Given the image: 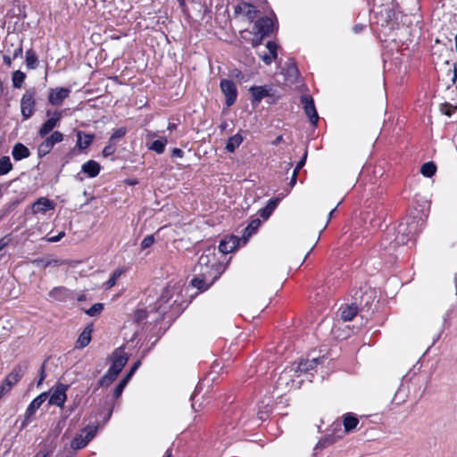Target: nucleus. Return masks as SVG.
Instances as JSON below:
<instances>
[{
  "mask_svg": "<svg viewBox=\"0 0 457 457\" xmlns=\"http://www.w3.org/2000/svg\"><path fill=\"white\" fill-rule=\"evenodd\" d=\"M92 331H93V325L92 324L87 325L83 329V331L79 334V336L76 341V344H75V348L82 349V348L87 346L92 339V337H91Z\"/></svg>",
  "mask_w": 457,
  "mask_h": 457,
  "instance_id": "nucleus-20",
  "label": "nucleus"
},
{
  "mask_svg": "<svg viewBox=\"0 0 457 457\" xmlns=\"http://www.w3.org/2000/svg\"><path fill=\"white\" fill-rule=\"evenodd\" d=\"M68 389V385L59 383L50 395L49 404L62 407L67 399L66 391Z\"/></svg>",
  "mask_w": 457,
  "mask_h": 457,
  "instance_id": "nucleus-9",
  "label": "nucleus"
},
{
  "mask_svg": "<svg viewBox=\"0 0 457 457\" xmlns=\"http://www.w3.org/2000/svg\"><path fill=\"white\" fill-rule=\"evenodd\" d=\"M46 116L48 119L42 124L38 130V135L40 137H45L56 126H58L61 119L62 118V112L61 111H54V112H51L49 110H47Z\"/></svg>",
  "mask_w": 457,
  "mask_h": 457,
  "instance_id": "nucleus-5",
  "label": "nucleus"
},
{
  "mask_svg": "<svg viewBox=\"0 0 457 457\" xmlns=\"http://www.w3.org/2000/svg\"><path fill=\"white\" fill-rule=\"evenodd\" d=\"M301 103L303 105L305 114L309 117L310 121L312 124H316L319 120V115L316 111L313 99L309 96H303L301 97Z\"/></svg>",
  "mask_w": 457,
  "mask_h": 457,
  "instance_id": "nucleus-16",
  "label": "nucleus"
},
{
  "mask_svg": "<svg viewBox=\"0 0 457 457\" xmlns=\"http://www.w3.org/2000/svg\"><path fill=\"white\" fill-rule=\"evenodd\" d=\"M63 237H64V232H60L57 236L50 237L48 239V241L49 242H58Z\"/></svg>",
  "mask_w": 457,
  "mask_h": 457,
  "instance_id": "nucleus-57",
  "label": "nucleus"
},
{
  "mask_svg": "<svg viewBox=\"0 0 457 457\" xmlns=\"http://www.w3.org/2000/svg\"><path fill=\"white\" fill-rule=\"evenodd\" d=\"M14 60L11 54H5L3 56V62L7 67L12 66V62Z\"/></svg>",
  "mask_w": 457,
  "mask_h": 457,
  "instance_id": "nucleus-55",
  "label": "nucleus"
},
{
  "mask_svg": "<svg viewBox=\"0 0 457 457\" xmlns=\"http://www.w3.org/2000/svg\"><path fill=\"white\" fill-rule=\"evenodd\" d=\"M271 89L272 87L270 86L251 87L249 91L252 94V104H258L263 98L272 96Z\"/></svg>",
  "mask_w": 457,
  "mask_h": 457,
  "instance_id": "nucleus-14",
  "label": "nucleus"
},
{
  "mask_svg": "<svg viewBox=\"0 0 457 457\" xmlns=\"http://www.w3.org/2000/svg\"><path fill=\"white\" fill-rule=\"evenodd\" d=\"M111 361L110 369L120 374L128 361V356L121 348H117L111 355Z\"/></svg>",
  "mask_w": 457,
  "mask_h": 457,
  "instance_id": "nucleus-12",
  "label": "nucleus"
},
{
  "mask_svg": "<svg viewBox=\"0 0 457 457\" xmlns=\"http://www.w3.org/2000/svg\"><path fill=\"white\" fill-rule=\"evenodd\" d=\"M48 297L53 301L66 302L70 297V291L64 287H56L48 293Z\"/></svg>",
  "mask_w": 457,
  "mask_h": 457,
  "instance_id": "nucleus-21",
  "label": "nucleus"
},
{
  "mask_svg": "<svg viewBox=\"0 0 457 457\" xmlns=\"http://www.w3.org/2000/svg\"><path fill=\"white\" fill-rule=\"evenodd\" d=\"M46 138L54 146L63 140V134L60 131H54Z\"/></svg>",
  "mask_w": 457,
  "mask_h": 457,
  "instance_id": "nucleus-45",
  "label": "nucleus"
},
{
  "mask_svg": "<svg viewBox=\"0 0 457 457\" xmlns=\"http://www.w3.org/2000/svg\"><path fill=\"white\" fill-rule=\"evenodd\" d=\"M119 373L109 368L105 375L98 381V386H110L116 379Z\"/></svg>",
  "mask_w": 457,
  "mask_h": 457,
  "instance_id": "nucleus-33",
  "label": "nucleus"
},
{
  "mask_svg": "<svg viewBox=\"0 0 457 457\" xmlns=\"http://www.w3.org/2000/svg\"><path fill=\"white\" fill-rule=\"evenodd\" d=\"M127 133V129L125 127H120L114 130V132L110 137L109 140L111 142L115 143L117 140L122 138Z\"/></svg>",
  "mask_w": 457,
  "mask_h": 457,
  "instance_id": "nucleus-46",
  "label": "nucleus"
},
{
  "mask_svg": "<svg viewBox=\"0 0 457 457\" xmlns=\"http://www.w3.org/2000/svg\"><path fill=\"white\" fill-rule=\"evenodd\" d=\"M168 140L166 137H160L159 139L153 141L148 146V149L161 154L164 152Z\"/></svg>",
  "mask_w": 457,
  "mask_h": 457,
  "instance_id": "nucleus-34",
  "label": "nucleus"
},
{
  "mask_svg": "<svg viewBox=\"0 0 457 457\" xmlns=\"http://www.w3.org/2000/svg\"><path fill=\"white\" fill-rule=\"evenodd\" d=\"M209 270L196 271L197 275L190 281L192 287L197 288L200 292L206 291L220 276L221 272L208 273Z\"/></svg>",
  "mask_w": 457,
  "mask_h": 457,
  "instance_id": "nucleus-2",
  "label": "nucleus"
},
{
  "mask_svg": "<svg viewBox=\"0 0 457 457\" xmlns=\"http://www.w3.org/2000/svg\"><path fill=\"white\" fill-rule=\"evenodd\" d=\"M35 457H47V453H45V452L40 451V452H38V453L36 454V456H35Z\"/></svg>",
  "mask_w": 457,
  "mask_h": 457,
  "instance_id": "nucleus-62",
  "label": "nucleus"
},
{
  "mask_svg": "<svg viewBox=\"0 0 457 457\" xmlns=\"http://www.w3.org/2000/svg\"><path fill=\"white\" fill-rule=\"evenodd\" d=\"M175 293H179V287H176L175 286L168 285L163 289L160 298L156 303V311L158 312L162 313V315H164L167 312L168 307L172 305L171 303H170V302Z\"/></svg>",
  "mask_w": 457,
  "mask_h": 457,
  "instance_id": "nucleus-6",
  "label": "nucleus"
},
{
  "mask_svg": "<svg viewBox=\"0 0 457 457\" xmlns=\"http://www.w3.org/2000/svg\"><path fill=\"white\" fill-rule=\"evenodd\" d=\"M336 442V437L333 435H328L321 438L316 445V449L318 448H325Z\"/></svg>",
  "mask_w": 457,
  "mask_h": 457,
  "instance_id": "nucleus-42",
  "label": "nucleus"
},
{
  "mask_svg": "<svg viewBox=\"0 0 457 457\" xmlns=\"http://www.w3.org/2000/svg\"><path fill=\"white\" fill-rule=\"evenodd\" d=\"M130 378H131L126 374V376L119 382V384L113 390V398L117 399L121 395L125 386H127Z\"/></svg>",
  "mask_w": 457,
  "mask_h": 457,
  "instance_id": "nucleus-36",
  "label": "nucleus"
},
{
  "mask_svg": "<svg viewBox=\"0 0 457 457\" xmlns=\"http://www.w3.org/2000/svg\"><path fill=\"white\" fill-rule=\"evenodd\" d=\"M25 62L29 70H35L37 67L38 59L36 52L32 48L26 51Z\"/></svg>",
  "mask_w": 457,
  "mask_h": 457,
  "instance_id": "nucleus-32",
  "label": "nucleus"
},
{
  "mask_svg": "<svg viewBox=\"0 0 457 457\" xmlns=\"http://www.w3.org/2000/svg\"><path fill=\"white\" fill-rule=\"evenodd\" d=\"M104 310V304L101 303H95L89 309L86 310L85 312L90 317L99 315Z\"/></svg>",
  "mask_w": 457,
  "mask_h": 457,
  "instance_id": "nucleus-44",
  "label": "nucleus"
},
{
  "mask_svg": "<svg viewBox=\"0 0 457 457\" xmlns=\"http://www.w3.org/2000/svg\"><path fill=\"white\" fill-rule=\"evenodd\" d=\"M242 6H244L245 8H247L246 15L248 16L249 19H253L255 17L256 12H257L255 7L253 4H250L247 3H243L240 5H237L236 7V12H237L239 10H241Z\"/></svg>",
  "mask_w": 457,
  "mask_h": 457,
  "instance_id": "nucleus-43",
  "label": "nucleus"
},
{
  "mask_svg": "<svg viewBox=\"0 0 457 457\" xmlns=\"http://www.w3.org/2000/svg\"><path fill=\"white\" fill-rule=\"evenodd\" d=\"M178 127V124L170 122L168 124L167 129L170 131L175 130Z\"/></svg>",
  "mask_w": 457,
  "mask_h": 457,
  "instance_id": "nucleus-60",
  "label": "nucleus"
},
{
  "mask_svg": "<svg viewBox=\"0 0 457 457\" xmlns=\"http://www.w3.org/2000/svg\"><path fill=\"white\" fill-rule=\"evenodd\" d=\"M97 430V427H87L77 435L71 441V446L72 449L79 450L87 446V445L94 438Z\"/></svg>",
  "mask_w": 457,
  "mask_h": 457,
  "instance_id": "nucleus-4",
  "label": "nucleus"
},
{
  "mask_svg": "<svg viewBox=\"0 0 457 457\" xmlns=\"http://www.w3.org/2000/svg\"><path fill=\"white\" fill-rule=\"evenodd\" d=\"M319 363V358H312V360H302L298 362L295 369V373H307L313 370Z\"/></svg>",
  "mask_w": 457,
  "mask_h": 457,
  "instance_id": "nucleus-24",
  "label": "nucleus"
},
{
  "mask_svg": "<svg viewBox=\"0 0 457 457\" xmlns=\"http://www.w3.org/2000/svg\"><path fill=\"white\" fill-rule=\"evenodd\" d=\"M436 171V166L433 162H428L421 166L420 172L424 177L430 178Z\"/></svg>",
  "mask_w": 457,
  "mask_h": 457,
  "instance_id": "nucleus-35",
  "label": "nucleus"
},
{
  "mask_svg": "<svg viewBox=\"0 0 457 457\" xmlns=\"http://www.w3.org/2000/svg\"><path fill=\"white\" fill-rule=\"evenodd\" d=\"M220 269L221 265L215 258L214 249L209 248L199 257L195 271L209 270L208 273L214 274V272H221Z\"/></svg>",
  "mask_w": 457,
  "mask_h": 457,
  "instance_id": "nucleus-1",
  "label": "nucleus"
},
{
  "mask_svg": "<svg viewBox=\"0 0 457 457\" xmlns=\"http://www.w3.org/2000/svg\"><path fill=\"white\" fill-rule=\"evenodd\" d=\"M358 423H359V420L357 419L356 416H354L352 413H346L344 416V420H343L345 432L352 431L353 429H354L357 427Z\"/></svg>",
  "mask_w": 457,
  "mask_h": 457,
  "instance_id": "nucleus-31",
  "label": "nucleus"
},
{
  "mask_svg": "<svg viewBox=\"0 0 457 457\" xmlns=\"http://www.w3.org/2000/svg\"><path fill=\"white\" fill-rule=\"evenodd\" d=\"M26 75L24 72L21 71H16L12 73V86L15 88H21L24 80H25Z\"/></svg>",
  "mask_w": 457,
  "mask_h": 457,
  "instance_id": "nucleus-37",
  "label": "nucleus"
},
{
  "mask_svg": "<svg viewBox=\"0 0 457 457\" xmlns=\"http://www.w3.org/2000/svg\"><path fill=\"white\" fill-rule=\"evenodd\" d=\"M71 89L68 87H55L49 90L48 101L52 105H61L69 97Z\"/></svg>",
  "mask_w": 457,
  "mask_h": 457,
  "instance_id": "nucleus-13",
  "label": "nucleus"
},
{
  "mask_svg": "<svg viewBox=\"0 0 457 457\" xmlns=\"http://www.w3.org/2000/svg\"><path fill=\"white\" fill-rule=\"evenodd\" d=\"M12 169V162L8 156L0 158V176L7 174Z\"/></svg>",
  "mask_w": 457,
  "mask_h": 457,
  "instance_id": "nucleus-39",
  "label": "nucleus"
},
{
  "mask_svg": "<svg viewBox=\"0 0 457 457\" xmlns=\"http://www.w3.org/2000/svg\"><path fill=\"white\" fill-rule=\"evenodd\" d=\"M279 202V198H275V199H270L266 204L265 207L262 208L260 211H259V214L262 218L267 220L270 215L271 213L273 212V211L276 209L278 204Z\"/></svg>",
  "mask_w": 457,
  "mask_h": 457,
  "instance_id": "nucleus-30",
  "label": "nucleus"
},
{
  "mask_svg": "<svg viewBox=\"0 0 457 457\" xmlns=\"http://www.w3.org/2000/svg\"><path fill=\"white\" fill-rule=\"evenodd\" d=\"M27 370L28 363L26 361L17 364L6 376L3 383L12 389V387L21 380Z\"/></svg>",
  "mask_w": 457,
  "mask_h": 457,
  "instance_id": "nucleus-8",
  "label": "nucleus"
},
{
  "mask_svg": "<svg viewBox=\"0 0 457 457\" xmlns=\"http://www.w3.org/2000/svg\"><path fill=\"white\" fill-rule=\"evenodd\" d=\"M267 49L269 50V53H264L262 54H259L260 58L264 62L265 64L269 65L274 60H276L278 54H277V44L273 41H269L266 45Z\"/></svg>",
  "mask_w": 457,
  "mask_h": 457,
  "instance_id": "nucleus-22",
  "label": "nucleus"
},
{
  "mask_svg": "<svg viewBox=\"0 0 457 457\" xmlns=\"http://www.w3.org/2000/svg\"><path fill=\"white\" fill-rule=\"evenodd\" d=\"M147 318V312L144 309L136 310L134 312L133 320L137 323H141Z\"/></svg>",
  "mask_w": 457,
  "mask_h": 457,
  "instance_id": "nucleus-48",
  "label": "nucleus"
},
{
  "mask_svg": "<svg viewBox=\"0 0 457 457\" xmlns=\"http://www.w3.org/2000/svg\"><path fill=\"white\" fill-rule=\"evenodd\" d=\"M35 96V89L27 90L23 94L21 99V112L23 120H28L34 114L36 106Z\"/></svg>",
  "mask_w": 457,
  "mask_h": 457,
  "instance_id": "nucleus-3",
  "label": "nucleus"
},
{
  "mask_svg": "<svg viewBox=\"0 0 457 457\" xmlns=\"http://www.w3.org/2000/svg\"><path fill=\"white\" fill-rule=\"evenodd\" d=\"M53 145L46 140V138L41 142L37 147V154L40 157H43L49 154L53 149Z\"/></svg>",
  "mask_w": 457,
  "mask_h": 457,
  "instance_id": "nucleus-41",
  "label": "nucleus"
},
{
  "mask_svg": "<svg viewBox=\"0 0 457 457\" xmlns=\"http://www.w3.org/2000/svg\"><path fill=\"white\" fill-rule=\"evenodd\" d=\"M81 170L89 178H95L99 174L101 166L97 162L89 160L82 165Z\"/></svg>",
  "mask_w": 457,
  "mask_h": 457,
  "instance_id": "nucleus-23",
  "label": "nucleus"
},
{
  "mask_svg": "<svg viewBox=\"0 0 457 457\" xmlns=\"http://www.w3.org/2000/svg\"><path fill=\"white\" fill-rule=\"evenodd\" d=\"M5 51L12 56L13 59L22 55V41H12V38H6L4 41Z\"/></svg>",
  "mask_w": 457,
  "mask_h": 457,
  "instance_id": "nucleus-18",
  "label": "nucleus"
},
{
  "mask_svg": "<svg viewBox=\"0 0 457 457\" xmlns=\"http://www.w3.org/2000/svg\"><path fill=\"white\" fill-rule=\"evenodd\" d=\"M48 395L46 393H42L29 404L26 411H25V420L22 422V427H24L29 420V419L34 415V413L40 408L43 403L47 399Z\"/></svg>",
  "mask_w": 457,
  "mask_h": 457,
  "instance_id": "nucleus-15",
  "label": "nucleus"
},
{
  "mask_svg": "<svg viewBox=\"0 0 457 457\" xmlns=\"http://www.w3.org/2000/svg\"><path fill=\"white\" fill-rule=\"evenodd\" d=\"M78 140H77V146L80 150H84L87 148L93 142L94 135L91 134H84L81 131H79L77 133Z\"/></svg>",
  "mask_w": 457,
  "mask_h": 457,
  "instance_id": "nucleus-27",
  "label": "nucleus"
},
{
  "mask_svg": "<svg viewBox=\"0 0 457 457\" xmlns=\"http://www.w3.org/2000/svg\"><path fill=\"white\" fill-rule=\"evenodd\" d=\"M444 108H446V110H442V111L447 116H451L457 109V107L453 106L452 104H450L448 103L445 104Z\"/></svg>",
  "mask_w": 457,
  "mask_h": 457,
  "instance_id": "nucleus-52",
  "label": "nucleus"
},
{
  "mask_svg": "<svg viewBox=\"0 0 457 457\" xmlns=\"http://www.w3.org/2000/svg\"><path fill=\"white\" fill-rule=\"evenodd\" d=\"M171 455H172L171 449H168L163 457H171Z\"/></svg>",
  "mask_w": 457,
  "mask_h": 457,
  "instance_id": "nucleus-64",
  "label": "nucleus"
},
{
  "mask_svg": "<svg viewBox=\"0 0 457 457\" xmlns=\"http://www.w3.org/2000/svg\"><path fill=\"white\" fill-rule=\"evenodd\" d=\"M141 364V361H137L133 365L132 367L130 368L129 371L127 373L128 376H129L130 378L133 376V374L135 373V371L139 368Z\"/></svg>",
  "mask_w": 457,
  "mask_h": 457,
  "instance_id": "nucleus-53",
  "label": "nucleus"
},
{
  "mask_svg": "<svg viewBox=\"0 0 457 457\" xmlns=\"http://www.w3.org/2000/svg\"><path fill=\"white\" fill-rule=\"evenodd\" d=\"M220 90L226 98V105L228 107L233 105L237 98V89L236 84L227 79H223L220 83Z\"/></svg>",
  "mask_w": 457,
  "mask_h": 457,
  "instance_id": "nucleus-7",
  "label": "nucleus"
},
{
  "mask_svg": "<svg viewBox=\"0 0 457 457\" xmlns=\"http://www.w3.org/2000/svg\"><path fill=\"white\" fill-rule=\"evenodd\" d=\"M261 226V220L259 219H253L247 225V227L244 229L242 235V242L244 245L246 244L248 239L257 231L259 227Z\"/></svg>",
  "mask_w": 457,
  "mask_h": 457,
  "instance_id": "nucleus-25",
  "label": "nucleus"
},
{
  "mask_svg": "<svg viewBox=\"0 0 457 457\" xmlns=\"http://www.w3.org/2000/svg\"><path fill=\"white\" fill-rule=\"evenodd\" d=\"M262 38H261V36H257L253 39V46H257L262 43Z\"/></svg>",
  "mask_w": 457,
  "mask_h": 457,
  "instance_id": "nucleus-59",
  "label": "nucleus"
},
{
  "mask_svg": "<svg viewBox=\"0 0 457 457\" xmlns=\"http://www.w3.org/2000/svg\"><path fill=\"white\" fill-rule=\"evenodd\" d=\"M358 312V307L355 303H352L351 305H347L341 309V319L344 321L352 320Z\"/></svg>",
  "mask_w": 457,
  "mask_h": 457,
  "instance_id": "nucleus-29",
  "label": "nucleus"
},
{
  "mask_svg": "<svg viewBox=\"0 0 457 457\" xmlns=\"http://www.w3.org/2000/svg\"><path fill=\"white\" fill-rule=\"evenodd\" d=\"M122 269H116L111 275L110 278L105 282V288L110 289L112 287L115 286L118 278L121 276L123 273Z\"/></svg>",
  "mask_w": 457,
  "mask_h": 457,
  "instance_id": "nucleus-40",
  "label": "nucleus"
},
{
  "mask_svg": "<svg viewBox=\"0 0 457 457\" xmlns=\"http://www.w3.org/2000/svg\"><path fill=\"white\" fill-rule=\"evenodd\" d=\"M392 230L393 234L404 235L407 236L409 240H411L417 233V222L413 218L408 219L406 222H401L395 229L393 228Z\"/></svg>",
  "mask_w": 457,
  "mask_h": 457,
  "instance_id": "nucleus-11",
  "label": "nucleus"
},
{
  "mask_svg": "<svg viewBox=\"0 0 457 457\" xmlns=\"http://www.w3.org/2000/svg\"><path fill=\"white\" fill-rule=\"evenodd\" d=\"M306 156H307V154L305 153L304 155L303 156V158L297 162L295 168L296 170H301L304 164H305V161H306Z\"/></svg>",
  "mask_w": 457,
  "mask_h": 457,
  "instance_id": "nucleus-56",
  "label": "nucleus"
},
{
  "mask_svg": "<svg viewBox=\"0 0 457 457\" xmlns=\"http://www.w3.org/2000/svg\"><path fill=\"white\" fill-rule=\"evenodd\" d=\"M273 21L269 17H262L256 21L253 29L257 36L261 38L268 37L273 31Z\"/></svg>",
  "mask_w": 457,
  "mask_h": 457,
  "instance_id": "nucleus-10",
  "label": "nucleus"
},
{
  "mask_svg": "<svg viewBox=\"0 0 457 457\" xmlns=\"http://www.w3.org/2000/svg\"><path fill=\"white\" fill-rule=\"evenodd\" d=\"M243 139V136L240 133L235 134L228 139L225 149L228 153H234L235 150L242 144Z\"/></svg>",
  "mask_w": 457,
  "mask_h": 457,
  "instance_id": "nucleus-28",
  "label": "nucleus"
},
{
  "mask_svg": "<svg viewBox=\"0 0 457 457\" xmlns=\"http://www.w3.org/2000/svg\"><path fill=\"white\" fill-rule=\"evenodd\" d=\"M457 79V62L453 64L452 81L455 83Z\"/></svg>",
  "mask_w": 457,
  "mask_h": 457,
  "instance_id": "nucleus-58",
  "label": "nucleus"
},
{
  "mask_svg": "<svg viewBox=\"0 0 457 457\" xmlns=\"http://www.w3.org/2000/svg\"><path fill=\"white\" fill-rule=\"evenodd\" d=\"M171 156L177 157V158H182L184 156V152L179 148H173L172 152H171Z\"/></svg>",
  "mask_w": 457,
  "mask_h": 457,
  "instance_id": "nucleus-54",
  "label": "nucleus"
},
{
  "mask_svg": "<svg viewBox=\"0 0 457 457\" xmlns=\"http://www.w3.org/2000/svg\"><path fill=\"white\" fill-rule=\"evenodd\" d=\"M77 300H78L79 302L85 301V300H86V295H84V294H80V295L77 297Z\"/></svg>",
  "mask_w": 457,
  "mask_h": 457,
  "instance_id": "nucleus-63",
  "label": "nucleus"
},
{
  "mask_svg": "<svg viewBox=\"0 0 457 457\" xmlns=\"http://www.w3.org/2000/svg\"><path fill=\"white\" fill-rule=\"evenodd\" d=\"M241 241L242 237L233 235L226 237L220 242L219 250L222 253H229L239 246Z\"/></svg>",
  "mask_w": 457,
  "mask_h": 457,
  "instance_id": "nucleus-17",
  "label": "nucleus"
},
{
  "mask_svg": "<svg viewBox=\"0 0 457 457\" xmlns=\"http://www.w3.org/2000/svg\"><path fill=\"white\" fill-rule=\"evenodd\" d=\"M54 208V205L52 201H50L46 197H40L32 204V212L34 214H37V213L44 214L47 211L53 210Z\"/></svg>",
  "mask_w": 457,
  "mask_h": 457,
  "instance_id": "nucleus-19",
  "label": "nucleus"
},
{
  "mask_svg": "<svg viewBox=\"0 0 457 457\" xmlns=\"http://www.w3.org/2000/svg\"><path fill=\"white\" fill-rule=\"evenodd\" d=\"M116 151V143L111 142L109 140V143L104 147L103 149V155L104 157H109L112 155Z\"/></svg>",
  "mask_w": 457,
  "mask_h": 457,
  "instance_id": "nucleus-47",
  "label": "nucleus"
},
{
  "mask_svg": "<svg viewBox=\"0 0 457 457\" xmlns=\"http://www.w3.org/2000/svg\"><path fill=\"white\" fill-rule=\"evenodd\" d=\"M395 237L393 241H391L388 245V247L390 249H395V247L399 245H406L410 240L408 239L407 236L401 235L398 233H395Z\"/></svg>",
  "mask_w": 457,
  "mask_h": 457,
  "instance_id": "nucleus-38",
  "label": "nucleus"
},
{
  "mask_svg": "<svg viewBox=\"0 0 457 457\" xmlns=\"http://www.w3.org/2000/svg\"><path fill=\"white\" fill-rule=\"evenodd\" d=\"M154 243V235H148L142 240V242L140 244V247L142 250H145V249L150 247Z\"/></svg>",
  "mask_w": 457,
  "mask_h": 457,
  "instance_id": "nucleus-49",
  "label": "nucleus"
},
{
  "mask_svg": "<svg viewBox=\"0 0 457 457\" xmlns=\"http://www.w3.org/2000/svg\"><path fill=\"white\" fill-rule=\"evenodd\" d=\"M296 178L297 176L295 174H292L291 179H290V186L293 187L296 183Z\"/></svg>",
  "mask_w": 457,
  "mask_h": 457,
  "instance_id": "nucleus-61",
  "label": "nucleus"
},
{
  "mask_svg": "<svg viewBox=\"0 0 457 457\" xmlns=\"http://www.w3.org/2000/svg\"><path fill=\"white\" fill-rule=\"evenodd\" d=\"M46 361L47 360H46L41 367H40V370H39V378H38V381H37V386H39L43 381L45 380V378H46Z\"/></svg>",
  "mask_w": 457,
  "mask_h": 457,
  "instance_id": "nucleus-51",
  "label": "nucleus"
},
{
  "mask_svg": "<svg viewBox=\"0 0 457 457\" xmlns=\"http://www.w3.org/2000/svg\"><path fill=\"white\" fill-rule=\"evenodd\" d=\"M286 73L289 77H296L298 74L296 64L293 62H288Z\"/></svg>",
  "mask_w": 457,
  "mask_h": 457,
  "instance_id": "nucleus-50",
  "label": "nucleus"
},
{
  "mask_svg": "<svg viewBox=\"0 0 457 457\" xmlns=\"http://www.w3.org/2000/svg\"><path fill=\"white\" fill-rule=\"evenodd\" d=\"M12 154L15 161H21L28 158L30 155V152L23 144L16 143L12 148Z\"/></svg>",
  "mask_w": 457,
  "mask_h": 457,
  "instance_id": "nucleus-26",
  "label": "nucleus"
}]
</instances>
